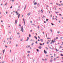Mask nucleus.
Segmentation results:
<instances>
[{
  "instance_id": "nucleus-1",
  "label": "nucleus",
  "mask_w": 63,
  "mask_h": 63,
  "mask_svg": "<svg viewBox=\"0 0 63 63\" xmlns=\"http://www.w3.org/2000/svg\"><path fill=\"white\" fill-rule=\"evenodd\" d=\"M21 29V30L22 32H23V26H22Z\"/></svg>"
},
{
  "instance_id": "nucleus-2",
  "label": "nucleus",
  "mask_w": 63,
  "mask_h": 63,
  "mask_svg": "<svg viewBox=\"0 0 63 63\" xmlns=\"http://www.w3.org/2000/svg\"><path fill=\"white\" fill-rule=\"evenodd\" d=\"M23 21H24V25H25V20L23 18Z\"/></svg>"
},
{
  "instance_id": "nucleus-3",
  "label": "nucleus",
  "mask_w": 63,
  "mask_h": 63,
  "mask_svg": "<svg viewBox=\"0 0 63 63\" xmlns=\"http://www.w3.org/2000/svg\"><path fill=\"white\" fill-rule=\"evenodd\" d=\"M30 14H31V13L30 12L29 13L27 14L28 16H30Z\"/></svg>"
},
{
  "instance_id": "nucleus-4",
  "label": "nucleus",
  "mask_w": 63,
  "mask_h": 63,
  "mask_svg": "<svg viewBox=\"0 0 63 63\" xmlns=\"http://www.w3.org/2000/svg\"><path fill=\"white\" fill-rule=\"evenodd\" d=\"M44 51L45 53L46 54V53H47V52L46 51V50H44Z\"/></svg>"
},
{
  "instance_id": "nucleus-5",
  "label": "nucleus",
  "mask_w": 63,
  "mask_h": 63,
  "mask_svg": "<svg viewBox=\"0 0 63 63\" xmlns=\"http://www.w3.org/2000/svg\"><path fill=\"white\" fill-rule=\"evenodd\" d=\"M29 37H27V40H26V41H28V40H29Z\"/></svg>"
},
{
  "instance_id": "nucleus-6",
  "label": "nucleus",
  "mask_w": 63,
  "mask_h": 63,
  "mask_svg": "<svg viewBox=\"0 0 63 63\" xmlns=\"http://www.w3.org/2000/svg\"><path fill=\"white\" fill-rule=\"evenodd\" d=\"M30 46H26V48H28V47H29Z\"/></svg>"
},
{
  "instance_id": "nucleus-7",
  "label": "nucleus",
  "mask_w": 63,
  "mask_h": 63,
  "mask_svg": "<svg viewBox=\"0 0 63 63\" xmlns=\"http://www.w3.org/2000/svg\"><path fill=\"white\" fill-rule=\"evenodd\" d=\"M20 16V14H19V15L18 16V18H19V16Z\"/></svg>"
},
{
  "instance_id": "nucleus-8",
  "label": "nucleus",
  "mask_w": 63,
  "mask_h": 63,
  "mask_svg": "<svg viewBox=\"0 0 63 63\" xmlns=\"http://www.w3.org/2000/svg\"><path fill=\"white\" fill-rule=\"evenodd\" d=\"M40 41H41V42H43V40L42 39H40Z\"/></svg>"
},
{
  "instance_id": "nucleus-9",
  "label": "nucleus",
  "mask_w": 63,
  "mask_h": 63,
  "mask_svg": "<svg viewBox=\"0 0 63 63\" xmlns=\"http://www.w3.org/2000/svg\"><path fill=\"white\" fill-rule=\"evenodd\" d=\"M5 49H4L3 50V54L4 53V52H5Z\"/></svg>"
},
{
  "instance_id": "nucleus-10",
  "label": "nucleus",
  "mask_w": 63,
  "mask_h": 63,
  "mask_svg": "<svg viewBox=\"0 0 63 63\" xmlns=\"http://www.w3.org/2000/svg\"><path fill=\"white\" fill-rule=\"evenodd\" d=\"M34 38H35L36 40H37V37L36 36H34Z\"/></svg>"
},
{
  "instance_id": "nucleus-11",
  "label": "nucleus",
  "mask_w": 63,
  "mask_h": 63,
  "mask_svg": "<svg viewBox=\"0 0 63 63\" xmlns=\"http://www.w3.org/2000/svg\"><path fill=\"white\" fill-rule=\"evenodd\" d=\"M37 7H39L40 6V5H39V3H38L37 5Z\"/></svg>"
},
{
  "instance_id": "nucleus-12",
  "label": "nucleus",
  "mask_w": 63,
  "mask_h": 63,
  "mask_svg": "<svg viewBox=\"0 0 63 63\" xmlns=\"http://www.w3.org/2000/svg\"><path fill=\"white\" fill-rule=\"evenodd\" d=\"M26 5H25V8H24V10H25V8H26Z\"/></svg>"
},
{
  "instance_id": "nucleus-13",
  "label": "nucleus",
  "mask_w": 63,
  "mask_h": 63,
  "mask_svg": "<svg viewBox=\"0 0 63 63\" xmlns=\"http://www.w3.org/2000/svg\"><path fill=\"white\" fill-rule=\"evenodd\" d=\"M37 2H35L34 4V5H37Z\"/></svg>"
},
{
  "instance_id": "nucleus-14",
  "label": "nucleus",
  "mask_w": 63,
  "mask_h": 63,
  "mask_svg": "<svg viewBox=\"0 0 63 63\" xmlns=\"http://www.w3.org/2000/svg\"><path fill=\"white\" fill-rule=\"evenodd\" d=\"M38 48H39V49H41V46H39V47Z\"/></svg>"
},
{
  "instance_id": "nucleus-15",
  "label": "nucleus",
  "mask_w": 63,
  "mask_h": 63,
  "mask_svg": "<svg viewBox=\"0 0 63 63\" xmlns=\"http://www.w3.org/2000/svg\"><path fill=\"white\" fill-rule=\"evenodd\" d=\"M52 61H53V60H50V62H52Z\"/></svg>"
},
{
  "instance_id": "nucleus-16",
  "label": "nucleus",
  "mask_w": 63,
  "mask_h": 63,
  "mask_svg": "<svg viewBox=\"0 0 63 63\" xmlns=\"http://www.w3.org/2000/svg\"><path fill=\"white\" fill-rule=\"evenodd\" d=\"M16 21H17V20H15V23H17V22H16Z\"/></svg>"
},
{
  "instance_id": "nucleus-17",
  "label": "nucleus",
  "mask_w": 63,
  "mask_h": 63,
  "mask_svg": "<svg viewBox=\"0 0 63 63\" xmlns=\"http://www.w3.org/2000/svg\"><path fill=\"white\" fill-rule=\"evenodd\" d=\"M34 43H32V46H33V45H34Z\"/></svg>"
},
{
  "instance_id": "nucleus-18",
  "label": "nucleus",
  "mask_w": 63,
  "mask_h": 63,
  "mask_svg": "<svg viewBox=\"0 0 63 63\" xmlns=\"http://www.w3.org/2000/svg\"><path fill=\"white\" fill-rule=\"evenodd\" d=\"M52 43L53 44L54 43V41H53V39L52 40Z\"/></svg>"
},
{
  "instance_id": "nucleus-19",
  "label": "nucleus",
  "mask_w": 63,
  "mask_h": 63,
  "mask_svg": "<svg viewBox=\"0 0 63 63\" xmlns=\"http://www.w3.org/2000/svg\"><path fill=\"white\" fill-rule=\"evenodd\" d=\"M41 11L42 13H44V12H43V11H42V10L41 9Z\"/></svg>"
},
{
  "instance_id": "nucleus-20",
  "label": "nucleus",
  "mask_w": 63,
  "mask_h": 63,
  "mask_svg": "<svg viewBox=\"0 0 63 63\" xmlns=\"http://www.w3.org/2000/svg\"><path fill=\"white\" fill-rule=\"evenodd\" d=\"M23 40V39H22V38L20 40V41H22Z\"/></svg>"
},
{
  "instance_id": "nucleus-21",
  "label": "nucleus",
  "mask_w": 63,
  "mask_h": 63,
  "mask_svg": "<svg viewBox=\"0 0 63 63\" xmlns=\"http://www.w3.org/2000/svg\"><path fill=\"white\" fill-rule=\"evenodd\" d=\"M35 43L36 44H38V42L37 41H36Z\"/></svg>"
},
{
  "instance_id": "nucleus-22",
  "label": "nucleus",
  "mask_w": 63,
  "mask_h": 63,
  "mask_svg": "<svg viewBox=\"0 0 63 63\" xmlns=\"http://www.w3.org/2000/svg\"><path fill=\"white\" fill-rule=\"evenodd\" d=\"M17 35H19L20 33L19 32H17Z\"/></svg>"
},
{
  "instance_id": "nucleus-23",
  "label": "nucleus",
  "mask_w": 63,
  "mask_h": 63,
  "mask_svg": "<svg viewBox=\"0 0 63 63\" xmlns=\"http://www.w3.org/2000/svg\"><path fill=\"white\" fill-rule=\"evenodd\" d=\"M37 51V52H39V49H36Z\"/></svg>"
},
{
  "instance_id": "nucleus-24",
  "label": "nucleus",
  "mask_w": 63,
  "mask_h": 63,
  "mask_svg": "<svg viewBox=\"0 0 63 63\" xmlns=\"http://www.w3.org/2000/svg\"><path fill=\"white\" fill-rule=\"evenodd\" d=\"M50 31L51 32H52V30L51 29H50Z\"/></svg>"
},
{
  "instance_id": "nucleus-25",
  "label": "nucleus",
  "mask_w": 63,
  "mask_h": 63,
  "mask_svg": "<svg viewBox=\"0 0 63 63\" xmlns=\"http://www.w3.org/2000/svg\"><path fill=\"white\" fill-rule=\"evenodd\" d=\"M55 50H56L57 51H58V50L57 49H55Z\"/></svg>"
},
{
  "instance_id": "nucleus-26",
  "label": "nucleus",
  "mask_w": 63,
  "mask_h": 63,
  "mask_svg": "<svg viewBox=\"0 0 63 63\" xmlns=\"http://www.w3.org/2000/svg\"><path fill=\"white\" fill-rule=\"evenodd\" d=\"M49 48H50V49H52V48H51L50 47H49Z\"/></svg>"
},
{
  "instance_id": "nucleus-27",
  "label": "nucleus",
  "mask_w": 63,
  "mask_h": 63,
  "mask_svg": "<svg viewBox=\"0 0 63 63\" xmlns=\"http://www.w3.org/2000/svg\"><path fill=\"white\" fill-rule=\"evenodd\" d=\"M57 33L58 34H59V33H60V32L59 31H58L57 32Z\"/></svg>"
},
{
  "instance_id": "nucleus-28",
  "label": "nucleus",
  "mask_w": 63,
  "mask_h": 63,
  "mask_svg": "<svg viewBox=\"0 0 63 63\" xmlns=\"http://www.w3.org/2000/svg\"><path fill=\"white\" fill-rule=\"evenodd\" d=\"M27 52L28 53H30V51H27Z\"/></svg>"
},
{
  "instance_id": "nucleus-29",
  "label": "nucleus",
  "mask_w": 63,
  "mask_h": 63,
  "mask_svg": "<svg viewBox=\"0 0 63 63\" xmlns=\"http://www.w3.org/2000/svg\"><path fill=\"white\" fill-rule=\"evenodd\" d=\"M18 14H19V13H16V15H18Z\"/></svg>"
},
{
  "instance_id": "nucleus-30",
  "label": "nucleus",
  "mask_w": 63,
  "mask_h": 63,
  "mask_svg": "<svg viewBox=\"0 0 63 63\" xmlns=\"http://www.w3.org/2000/svg\"><path fill=\"white\" fill-rule=\"evenodd\" d=\"M40 45L41 46H43V44H41V43H40Z\"/></svg>"
},
{
  "instance_id": "nucleus-31",
  "label": "nucleus",
  "mask_w": 63,
  "mask_h": 63,
  "mask_svg": "<svg viewBox=\"0 0 63 63\" xmlns=\"http://www.w3.org/2000/svg\"><path fill=\"white\" fill-rule=\"evenodd\" d=\"M61 56H63V55L62 54H61Z\"/></svg>"
},
{
  "instance_id": "nucleus-32",
  "label": "nucleus",
  "mask_w": 63,
  "mask_h": 63,
  "mask_svg": "<svg viewBox=\"0 0 63 63\" xmlns=\"http://www.w3.org/2000/svg\"><path fill=\"white\" fill-rule=\"evenodd\" d=\"M12 6H11L10 7V9H12Z\"/></svg>"
},
{
  "instance_id": "nucleus-33",
  "label": "nucleus",
  "mask_w": 63,
  "mask_h": 63,
  "mask_svg": "<svg viewBox=\"0 0 63 63\" xmlns=\"http://www.w3.org/2000/svg\"><path fill=\"white\" fill-rule=\"evenodd\" d=\"M51 24L52 25H53V26L54 25V24H53V23H51Z\"/></svg>"
},
{
  "instance_id": "nucleus-34",
  "label": "nucleus",
  "mask_w": 63,
  "mask_h": 63,
  "mask_svg": "<svg viewBox=\"0 0 63 63\" xmlns=\"http://www.w3.org/2000/svg\"><path fill=\"white\" fill-rule=\"evenodd\" d=\"M34 8H35V9H37V7H36V6L34 7Z\"/></svg>"
},
{
  "instance_id": "nucleus-35",
  "label": "nucleus",
  "mask_w": 63,
  "mask_h": 63,
  "mask_svg": "<svg viewBox=\"0 0 63 63\" xmlns=\"http://www.w3.org/2000/svg\"><path fill=\"white\" fill-rule=\"evenodd\" d=\"M48 19H46V21H47V22L48 21Z\"/></svg>"
},
{
  "instance_id": "nucleus-36",
  "label": "nucleus",
  "mask_w": 63,
  "mask_h": 63,
  "mask_svg": "<svg viewBox=\"0 0 63 63\" xmlns=\"http://www.w3.org/2000/svg\"><path fill=\"white\" fill-rule=\"evenodd\" d=\"M5 62L4 61H3L2 62V63H4Z\"/></svg>"
},
{
  "instance_id": "nucleus-37",
  "label": "nucleus",
  "mask_w": 63,
  "mask_h": 63,
  "mask_svg": "<svg viewBox=\"0 0 63 63\" xmlns=\"http://www.w3.org/2000/svg\"><path fill=\"white\" fill-rule=\"evenodd\" d=\"M29 37H31V35H30V34L29 35Z\"/></svg>"
},
{
  "instance_id": "nucleus-38",
  "label": "nucleus",
  "mask_w": 63,
  "mask_h": 63,
  "mask_svg": "<svg viewBox=\"0 0 63 63\" xmlns=\"http://www.w3.org/2000/svg\"><path fill=\"white\" fill-rule=\"evenodd\" d=\"M55 55H56L55 54H54V56L55 57Z\"/></svg>"
},
{
  "instance_id": "nucleus-39",
  "label": "nucleus",
  "mask_w": 63,
  "mask_h": 63,
  "mask_svg": "<svg viewBox=\"0 0 63 63\" xmlns=\"http://www.w3.org/2000/svg\"><path fill=\"white\" fill-rule=\"evenodd\" d=\"M49 43L48 42H47V44H48Z\"/></svg>"
},
{
  "instance_id": "nucleus-40",
  "label": "nucleus",
  "mask_w": 63,
  "mask_h": 63,
  "mask_svg": "<svg viewBox=\"0 0 63 63\" xmlns=\"http://www.w3.org/2000/svg\"><path fill=\"white\" fill-rule=\"evenodd\" d=\"M6 14H8V12H6Z\"/></svg>"
},
{
  "instance_id": "nucleus-41",
  "label": "nucleus",
  "mask_w": 63,
  "mask_h": 63,
  "mask_svg": "<svg viewBox=\"0 0 63 63\" xmlns=\"http://www.w3.org/2000/svg\"><path fill=\"white\" fill-rule=\"evenodd\" d=\"M51 42L50 43V44H52V42H51Z\"/></svg>"
},
{
  "instance_id": "nucleus-42",
  "label": "nucleus",
  "mask_w": 63,
  "mask_h": 63,
  "mask_svg": "<svg viewBox=\"0 0 63 63\" xmlns=\"http://www.w3.org/2000/svg\"><path fill=\"white\" fill-rule=\"evenodd\" d=\"M10 52L11 53V50H10Z\"/></svg>"
},
{
  "instance_id": "nucleus-43",
  "label": "nucleus",
  "mask_w": 63,
  "mask_h": 63,
  "mask_svg": "<svg viewBox=\"0 0 63 63\" xmlns=\"http://www.w3.org/2000/svg\"><path fill=\"white\" fill-rule=\"evenodd\" d=\"M5 47H8L7 46L5 45Z\"/></svg>"
},
{
  "instance_id": "nucleus-44",
  "label": "nucleus",
  "mask_w": 63,
  "mask_h": 63,
  "mask_svg": "<svg viewBox=\"0 0 63 63\" xmlns=\"http://www.w3.org/2000/svg\"><path fill=\"white\" fill-rule=\"evenodd\" d=\"M59 15H60V16H62V15H61V14H59Z\"/></svg>"
},
{
  "instance_id": "nucleus-45",
  "label": "nucleus",
  "mask_w": 63,
  "mask_h": 63,
  "mask_svg": "<svg viewBox=\"0 0 63 63\" xmlns=\"http://www.w3.org/2000/svg\"><path fill=\"white\" fill-rule=\"evenodd\" d=\"M47 39H50V38H47Z\"/></svg>"
},
{
  "instance_id": "nucleus-46",
  "label": "nucleus",
  "mask_w": 63,
  "mask_h": 63,
  "mask_svg": "<svg viewBox=\"0 0 63 63\" xmlns=\"http://www.w3.org/2000/svg\"><path fill=\"white\" fill-rule=\"evenodd\" d=\"M38 41H39V42H40V40L39 39H38Z\"/></svg>"
},
{
  "instance_id": "nucleus-47",
  "label": "nucleus",
  "mask_w": 63,
  "mask_h": 63,
  "mask_svg": "<svg viewBox=\"0 0 63 63\" xmlns=\"http://www.w3.org/2000/svg\"><path fill=\"white\" fill-rule=\"evenodd\" d=\"M59 6H61V5H60V4H59Z\"/></svg>"
},
{
  "instance_id": "nucleus-48",
  "label": "nucleus",
  "mask_w": 63,
  "mask_h": 63,
  "mask_svg": "<svg viewBox=\"0 0 63 63\" xmlns=\"http://www.w3.org/2000/svg\"><path fill=\"white\" fill-rule=\"evenodd\" d=\"M17 46H18L17 44L16 45V47H17Z\"/></svg>"
},
{
  "instance_id": "nucleus-49",
  "label": "nucleus",
  "mask_w": 63,
  "mask_h": 63,
  "mask_svg": "<svg viewBox=\"0 0 63 63\" xmlns=\"http://www.w3.org/2000/svg\"><path fill=\"white\" fill-rule=\"evenodd\" d=\"M10 40H12V38L10 37Z\"/></svg>"
},
{
  "instance_id": "nucleus-50",
  "label": "nucleus",
  "mask_w": 63,
  "mask_h": 63,
  "mask_svg": "<svg viewBox=\"0 0 63 63\" xmlns=\"http://www.w3.org/2000/svg\"><path fill=\"white\" fill-rule=\"evenodd\" d=\"M53 57V56H51V58H52V57Z\"/></svg>"
},
{
  "instance_id": "nucleus-51",
  "label": "nucleus",
  "mask_w": 63,
  "mask_h": 63,
  "mask_svg": "<svg viewBox=\"0 0 63 63\" xmlns=\"http://www.w3.org/2000/svg\"><path fill=\"white\" fill-rule=\"evenodd\" d=\"M59 23H60V21H59Z\"/></svg>"
},
{
  "instance_id": "nucleus-52",
  "label": "nucleus",
  "mask_w": 63,
  "mask_h": 63,
  "mask_svg": "<svg viewBox=\"0 0 63 63\" xmlns=\"http://www.w3.org/2000/svg\"><path fill=\"white\" fill-rule=\"evenodd\" d=\"M16 5H18V4L17 3H16Z\"/></svg>"
},
{
  "instance_id": "nucleus-53",
  "label": "nucleus",
  "mask_w": 63,
  "mask_h": 63,
  "mask_svg": "<svg viewBox=\"0 0 63 63\" xmlns=\"http://www.w3.org/2000/svg\"><path fill=\"white\" fill-rule=\"evenodd\" d=\"M47 34H46V37H47Z\"/></svg>"
},
{
  "instance_id": "nucleus-54",
  "label": "nucleus",
  "mask_w": 63,
  "mask_h": 63,
  "mask_svg": "<svg viewBox=\"0 0 63 63\" xmlns=\"http://www.w3.org/2000/svg\"><path fill=\"white\" fill-rule=\"evenodd\" d=\"M46 21H44V23H46Z\"/></svg>"
},
{
  "instance_id": "nucleus-55",
  "label": "nucleus",
  "mask_w": 63,
  "mask_h": 63,
  "mask_svg": "<svg viewBox=\"0 0 63 63\" xmlns=\"http://www.w3.org/2000/svg\"><path fill=\"white\" fill-rule=\"evenodd\" d=\"M16 14H17V11H16Z\"/></svg>"
},
{
  "instance_id": "nucleus-56",
  "label": "nucleus",
  "mask_w": 63,
  "mask_h": 63,
  "mask_svg": "<svg viewBox=\"0 0 63 63\" xmlns=\"http://www.w3.org/2000/svg\"><path fill=\"white\" fill-rule=\"evenodd\" d=\"M30 32H32V30H31L30 31Z\"/></svg>"
},
{
  "instance_id": "nucleus-57",
  "label": "nucleus",
  "mask_w": 63,
  "mask_h": 63,
  "mask_svg": "<svg viewBox=\"0 0 63 63\" xmlns=\"http://www.w3.org/2000/svg\"><path fill=\"white\" fill-rule=\"evenodd\" d=\"M58 37H56V39H58Z\"/></svg>"
},
{
  "instance_id": "nucleus-58",
  "label": "nucleus",
  "mask_w": 63,
  "mask_h": 63,
  "mask_svg": "<svg viewBox=\"0 0 63 63\" xmlns=\"http://www.w3.org/2000/svg\"><path fill=\"white\" fill-rule=\"evenodd\" d=\"M45 61H47V59H45Z\"/></svg>"
},
{
  "instance_id": "nucleus-59",
  "label": "nucleus",
  "mask_w": 63,
  "mask_h": 63,
  "mask_svg": "<svg viewBox=\"0 0 63 63\" xmlns=\"http://www.w3.org/2000/svg\"><path fill=\"white\" fill-rule=\"evenodd\" d=\"M3 42H4V43H5V40L3 41Z\"/></svg>"
},
{
  "instance_id": "nucleus-60",
  "label": "nucleus",
  "mask_w": 63,
  "mask_h": 63,
  "mask_svg": "<svg viewBox=\"0 0 63 63\" xmlns=\"http://www.w3.org/2000/svg\"><path fill=\"white\" fill-rule=\"evenodd\" d=\"M33 41V40H32V39H31V41Z\"/></svg>"
},
{
  "instance_id": "nucleus-61",
  "label": "nucleus",
  "mask_w": 63,
  "mask_h": 63,
  "mask_svg": "<svg viewBox=\"0 0 63 63\" xmlns=\"http://www.w3.org/2000/svg\"><path fill=\"white\" fill-rule=\"evenodd\" d=\"M62 38H63V37H62L60 38V39H62Z\"/></svg>"
},
{
  "instance_id": "nucleus-62",
  "label": "nucleus",
  "mask_w": 63,
  "mask_h": 63,
  "mask_svg": "<svg viewBox=\"0 0 63 63\" xmlns=\"http://www.w3.org/2000/svg\"><path fill=\"white\" fill-rule=\"evenodd\" d=\"M56 4H57V5H58V3H56Z\"/></svg>"
},
{
  "instance_id": "nucleus-63",
  "label": "nucleus",
  "mask_w": 63,
  "mask_h": 63,
  "mask_svg": "<svg viewBox=\"0 0 63 63\" xmlns=\"http://www.w3.org/2000/svg\"><path fill=\"white\" fill-rule=\"evenodd\" d=\"M14 0H12V2H14Z\"/></svg>"
},
{
  "instance_id": "nucleus-64",
  "label": "nucleus",
  "mask_w": 63,
  "mask_h": 63,
  "mask_svg": "<svg viewBox=\"0 0 63 63\" xmlns=\"http://www.w3.org/2000/svg\"><path fill=\"white\" fill-rule=\"evenodd\" d=\"M61 62H62V63H63V61H62Z\"/></svg>"
}]
</instances>
